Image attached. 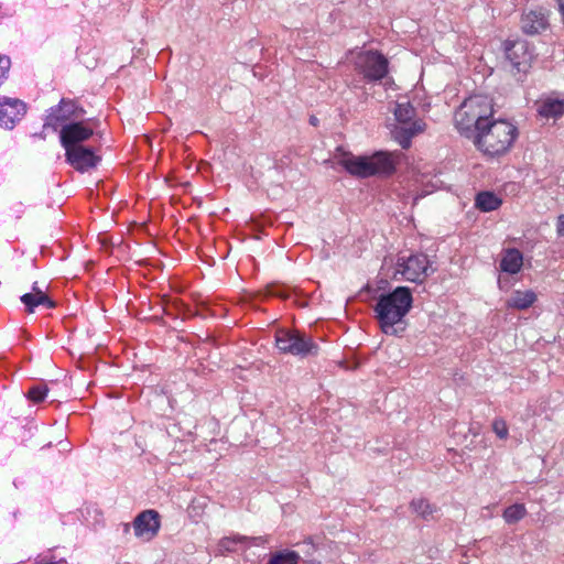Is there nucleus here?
Returning a JSON list of instances; mask_svg holds the SVG:
<instances>
[{"label": "nucleus", "instance_id": "obj_1", "mask_svg": "<svg viewBox=\"0 0 564 564\" xmlns=\"http://www.w3.org/2000/svg\"><path fill=\"white\" fill-rule=\"evenodd\" d=\"M412 302L411 291L406 286H398L391 293L379 297L375 312L384 334L398 335L404 329L399 326L412 307Z\"/></svg>", "mask_w": 564, "mask_h": 564}, {"label": "nucleus", "instance_id": "obj_2", "mask_svg": "<svg viewBox=\"0 0 564 564\" xmlns=\"http://www.w3.org/2000/svg\"><path fill=\"white\" fill-rule=\"evenodd\" d=\"M492 100L485 95H474L466 98L454 115V122L460 135L473 137L492 119Z\"/></svg>", "mask_w": 564, "mask_h": 564}, {"label": "nucleus", "instance_id": "obj_3", "mask_svg": "<svg viewBox=\"0 0 564 564\" xmlns=\"http://www.w3.org/2000/svg\"><path fill=\"white\" fill-rule=\"evenodd\" d=\"M518 129L507 120L490 119L471 139L474 145L488 156H499L509 151Z\"/></svg>", "mask_w": 564, "mask_h": 564}, {"label": "nucleus", "instance_id": "obj_4", "mask_svg": "<svg viewBox=\"0 0 564 564\" xmlns=\"http://www.w3.org/2000/svg\"><path fill=\"white\" fill-rule=\"evenodd\" d=\"M399 153L384 151L376 152L370 156H356L344 153L339 164L351 175L367 178L373 175H389L394 172Z\"/></svg>", "mask_w": 564, "mask_h": 564}, {"label": "nucleus", "instance_id": "obj_5", "mask_svg": "<svg viewBox=\"0 0 564 564\" xmlns=\"http://www.w3.org/2000/svg\"><path fill=\"white\" fill-rule=\"evenodd\" d=\"M415 109L410 102H397L393 108L395 123L391 126V138L398 142L402 149L411 145L412 138L425 130V122L415 118Z\"/></svg>", "mask_w": 564, "mask_h": 564}, {"label": "nucleus", "instance_id": "obj_6", "mask_svg": "<svg viewBox=\"0 0 564 564\" xmlns=\"http://www.w3.org/2000/svg\"><path fill=\"white\" fill-rule=\"evenodd\" d=\"M275 345L283 354L306 357L317 352V345L311 337L297 330H279L275 335Z\"/></svg>", "mask_w": 564, "mask_h": 564}, {"label": "nucleus", "instance_id": "obj_7", "mask_svg": "<svg viewBox=\"0 0 564 564\" xmlns=\"http://www.w3.org/2000/svg\"><path fill=\"white\" fill-rule=\"evenodd\" d=\"M397 267V273L404 280L415 283H422L433 272L427 256L423 253L400 257Z\"/></svg>", "mask_w": 564, "mask_h": 564}, {"label": "nucleus", "instance_id": "obj_8", "mask_svg": "<svg viewBox=\"0 0 564 564\" xmlns=\"http://www.w3.org/2000/svg\"><path fill=\"white\" fill-rule=\"evenodd\" d=\"M355 66L370 82L381 80L388 74V59L377 51L358 53Z\"/></svg>", "mask_w": 564, "mask_h": 564}, {"label": "nucleus", "instance_id": "obj_9", "mask_svg": "<svg viewBox=\"0 0 564 564\" xmlns=\"http://www.w3.org/2000/svg\"><path fill=\"white\" fill-rule=\"evenodd\" d=\"M94 129L84 121L66 123L59 131V140L65 151L82 147L83 142L91 138Z\"/></svg>", "mask_w": 564, "mask_h": 564}, {"label": "nucleus", "instance_id": "obj_10", "mask_svg": "<svg viewBox=\"0 0 564 564\" xmlns=\"http://www.w3.org/2000/svg\"><path fill=\"white\" fill-rule=\"evenodd\" d=\"M66 162L77 172L86 173L97 167L101 158L89 147H77L65 151Z\"/></svg>", "mask_w": 564, "mask_h": 564}, {"label": "nucleus", "instance_id": "obj_11", "mask_svg": "<svg viewBox=\"0 0 564 564\" xmlns=\"http://www.w3.org/2000/svg\"><path fill=\"white\" fill-rule=\"evenodd\" d=\"M84 113L85 110L77 107L75 101L62 98L57 106L50 109L44 126L56 129L62 122L79 119Z\"/></svg>", "mask_w": 564, "mask_h": 564}, {"label": "nucleus", "instance_id": "obj_12", "mask_svg": "<svg viewBox=\"0 0 564 564\" xmlns=\"http://www.w3.org/2000/svg\"><path fill=\"white\" fill-rule=\"evenodd\" d=\"M26 112L25 104L17 98L0 97V126L12 129Z\"/></svg>", "mask_w": 564, "mask_h": 564}, {"label": "nucleus", "instance_id": "obj_13", "mask_svg": "<svg viewBox=\"0 0 564 564\" xmlns=\"http://www.w3.org/2000/svg\"><path fill=\"white\" fill-rule=\"evenodd\" d=\"M550 12L544 8H535L523 12L521 17V30L528 35L544 32L550 26Z\"/></svg>", "mask_w": 564, "mask_h": 564}, {"label": "nucleus", "instance_id": "obj_14", "mask_svg": "<svg viewBox=\"0 0 564 564\" xmlns=\"http://www.w3.org/2000/svg\"><path fill=\"white\" fill-rule=\"evenodd\" d=\"M134 534L138 538L150 540L160 529V516L155 510L142 511L133 521Z\"/></svg>", "mask_w": 564, "mask_h": 564}, {"label": "nucleus", "instance_id": "obj_15", "mask_svg": "<svg viewBox=\"0 0 564 564\" xmlns=\"http://www.w3.org/2000/svg\"><path fill=\"white\" fill-rule=\"evenodd\" d=\"M506 57L513 69L525 73L530 67L531 54L525 42H507L505 46Z\"/></svg>", "mask_w": 564, "mask_h": 564}, {"label": "nucleus", "instance_id": "obj_16", "mask_svg": "<svg viewBox=\"0 0 564 564\" xmlns=\"http://www.w3.org/2000/svg\"><path fill=\"white\" fill-rule=\"evenodd\" d=\"M20 300L25 305L29 313H33L35 307L40 305H43L47 308L55 307V302L52 301L42 290L25 293L20 297Z\"/></svg>", "mask_w": 564, "mask_h": 564}, {"label": "nucleus", "instance_id": "obj_17", "mask_svg": "<svg viewBox=\"0 0 564 564\" xmlns=\"http://www.w3.org/2000/svg\"><path fill=\"white\" fill-rule=\"evenodd\" d=\"M536 301V294L532 290H516L507 300V307L527 310Z\"/></svg>", "mask_w": 564, "mask_h": 564}, {"label": "nucleus", "instance_id": "obj_18", "mask_svg": "<svg viewBox=\"0 0 564 564\" xmlns=\"http://www.w3.org/2000/svg\"><path fill=\"white\" fill-rule=\"evenodd\" d=\"M523 263L522 253L518 249H509L500 261V269L503 272L516 274Z\"/></svg>", "mask_w": 564, "mask_h": 564}, {"label": "nucleus", "instance_id": "obj_19", "mask_svg": "<svg viewBox=\"0 0 564 564\" xmlns=\"http://www.w3.org/2000/svg\"><path fill=\"white\" fill-rule=\"evenodd\" d=\"M538 111L546 119H556L564 113V100L547 98L540 105Z\"/></svg>", "mask_w": 564, "mask_h": 564}, {"label": "nucleus", "instance_id": "obj_20", "mask_svg": "<svg viewBox=\"0 0 564 564\" xmlns=\"http://www.w3.org/2000/svg\"><path fill=\"white\" fill-rule=\"evenodd\" d=\"M501 204V198L492 192H480L475 199L476 207L485 213L496 210Z\"/></svg>", "mask_w": 564, "mask_h": 564}, {"label": "nucleus", "instance_id": "obj_21", "mask_svg": "<svg viewBox=\"0 0 564 564\" xmlns=\"http://www.w3.org/2000/svg\"><path fill=\"white\" fill-rule=\"evenodd\" d=\"M410 508L424 520L432 519L434 512L436 511V507L423 498L413 499L410 503Z\"/></svg>", "mask_w": 564, "mask_h": 564}, {"label": "nucleus", "instance_id": "obj_22", "mask_svg": "<svg viewBox=\"0 0 564 564\" xmlns=\"http://www.w3.org/2000/svg\"><path fill=\"white\" fill-rule=\"evenodd\" d=\"M300 562V553L291 550H282L273 553L268 564H299Z\"/></svg>", "mask_w": 564, "mask_h": 564}, {"label": "nucleus", "instance_id": "obj_23", "mask_svg": "<svg viewBox=\"0 0 564 564\" xmlns=\"http://www.w3.org/2000/svg\"><path fill=\"white\" fill-rule=\"evenodd\" d=\"M527 514V508L523 503H514L509 506L503 511V520L508 524H514L522 520Z\"/></svg>", "mask_w": 564, "mask_h": 564}, {"label": "nucleus", "instance_id": "obj_24", "mask_svg": "<svg viewBox=\"0 0 564 564\" xmlns=\"http://www.w3.org/2000/svg\"><path fill=\"white\" fill-rule=\"evenodd\" d=\"M247 536L243 535H232V536H226L223 538L215 551L216 555H223L227 552H235L237 550V544L242 543L247 540Z\"/></svg>", "mask_w": 564, "mask_h": 564}, {"label": "nucleus", "instance_id": "obj_25", "mask_svg": "<svg viewBox=\"0 0 564 564\" xmlns=\"http://www.w3.org/2000/svg\"><path fill=\"white\" fill-rule=\"evenodd\" d=\"M47 393L48 388L43 383H39L30 388L26 395L28 399L31 400L32 402L40 403L44 401V399L47 397Z\"/></svg>", "mask_w": 564, "mask_h": 564}, {"label": "nucleus", "instance_id": "obj_26", "mask_svg": "<svg viewBox=\"0 0 564 564\" xmlns=\"http://www.w3.org/2000/svg\"><path fill=\"white\" fill-rule=\"evenodd\" d=\"M492 431L500 440H506L508 437V425L503 419H495L492 422Z\"/></svg>", "mask_w": 564, "mask_h": 564}, {"label": "nucleus", "instance_id": "obj_27", "mask_svg": "<svg viewBox=\"0 0 564 564\" xmlns=\"http://www.w3.org/2000/svg\"><path fill=\"white\" fill-rule=\"evenodd\" d=\"M301 546L305 547L302 550V552L304 553V555L307 557L306 562L310 563V564H319V562L315 561L312 558L313 554L315 553L316 551V546L314 545L312 539H307L305 540L302 544H300Z\"/></svg>", "mask_w": 564, "mask_h": 564}, {"label": "nucleus", "instance_id": "obj_28", "mask_svg": "<svg viewBox=\"0 0 564 564\" xmlns=\"http://www.w3.org/2000/svg\"><path fill=\"white\" fill-rule=\"evenodd\" d=\"M11 66L10 58L8 56L0 55V85L4 82L8 76Z\"/></svg>", "mask_w": 564, "mask_h": 564}, {"label": "nucleus", "instance_id": "obj_29", "mask_svg": "<svg viewBox=\"0 0 564 564\" xmlns=\"http://www.w3.org/2000/svg\"><path fill=\"white\" fill-rule=\"evenodd\" d=\"M556 232L560 237H564V214L557 217Z\"/></svg>", "mask_w": 564, "mask_h": 564}, {"label": "nucleus", "instance_id": "obj_30", "mask_svg": "<svg viewBox=\"0 0 564 564\" xmlns=\"http://www.w3.org/2000/svg\"><path fill=\"white\" fill-rule=\"evenodd\" d=\"M558 7H560V11L563 15V22H564V0H558Z\"/></svg>", "mask_w": 564, "mask_h": 564}, {"label": "nucleus", "instance_id": "obj_31", "mask_svg": "<svg viewBox=\"0 0 564 564\" xmlns=\"http://www.w3.org/2000/svg\"><path fill=\"white\" fill-rule=\"evenodd\" d=\"M252 540L254 541V543H256L257 545H259V544H261V543H263V542H264V539H263L262 536L253 538Z\"/></svg>", "mask_w": 564, "mask_h": 564}, {"label": "nucleus", "instance_id": "obj_32", "mask_svg": "<svg viewBox=\"0 0 564 564\" xmlns=\"http://www.w3.org/2000/svg\"><path fill=\"white\" fill-rule=\"evenodd\" d=\"M310 121L313 126H316L318 120L316 117H311Z\"/></svg>", "mask_w": 564, "mask_h": 564}, {"label": "nucleus", "instance_id": "obj_33", "mask_svg": "<svg viewBox=\"0 0 564 564\" xmlns=\"http://www.w3.org/2000/svg\"><path fill=\"white\" fill-rule=\"evenodd\" d=\"M36 290H41V289L37 286V283L35 282L33 284L32 292H36Z\"/></svg>", "mask_w": 564, "mask_h": 564}]
</instances>
